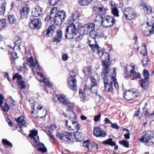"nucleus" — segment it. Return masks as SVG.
Returning <instances> with one entry per match:
<instances>
[{
  "mask_svg": "<svg viewBox=\"0 0 154 154\" xmlns=\"http://www.w3.org/2000/svg\"><path fill=\"white\" fill-rule=\"evenodd\" d=\"M27 61L29 63V66L31 68L32 71L33 72V73L34 74L35 73L34 70L35 68L36 70L38 75L40 76L42 78L46 85L48 86V87H52V85L50 83L48 80L47 79L44 77L42 73L38 72V71L40 70V67L37 61L35 59V63H34V62L33 59L32 57H31L30 58H28Z\"/></svg>",
  "mask_w": 154,
  "mask_h": 154,
  "instance_id": "obj_1",
  "label": "nucleus"
},
{
  "mask_svg": "<svg viewBox=\"0 0 154 154\" xmlns=\"http://www.w3.org/2000/svg\"><path fill=\"white\" fill-rule=\"evenodd\" d=\"M37 134L38 131L35 129L31 131L29 134V136L33 141V146H35L38 151L42 152H46L47 151V149L44 144L40 142L38 143L35 138Z\"/></svg>",
  "mask_w": 154,
  "mask_h": 154,
  "instance_id": "obj_2",
  "label": "nucleus"
},
{
  "mask_svg": "<svg viewBox=\"0 0 154 154\" xmlns=\"http://www.w3.org/2000/svg\"><path fill=\"white\" fill-rule=\"evenodd\" d=\"M66 96L63 94H60L58 95V100L63 104L66 105L68 106L67 110L70 111L71 116L69 115V119H71L70 118H73L75 117V115L73 111H72L73 108V104L70 102L69 100H66Z\"/></svg>",
  "mask_w": 154,
  "mask_h": 154,
  "instance_id": "obj_3",
  "label": "nucleus"
},
{
  "mask_svg": "<svg viewBox=\"0 0 154 154\" xmlns=\"http://www.w3.org/2000/svg\"><path fill=\"white\" fill-rule=\"evenodd\" d=\"M68 23L69 25L66 29L65 36L68 39L73 38L76 34V28L73 23L68 21Z\"/></svg>",
  "mask_w": 154,
  "mask_h": 154,
  "instance_id": "obj_4",
  "label": "nucleus"
},
{
  "mask_svg": "<svg viewBox=\"0 0 154 154\" xmlns=\"http://www.w3.org/2000/svg\"><path fill=\"white\" fill-rule=\"evenodd\" d=\"M102 25L105 27L107 28L114 25L116 23L115 18L112 16H107L104 17H101Z\"/></svg>",
  "mask_w": 154,
  "mask_h": 154,
  "instance_id": "obj_5",
  "label": "nucleus"
},
{
  "mask_svg": "<svg viewBox=\"0 0 154 154\" xmlns=\"http://www.w3.org/2000/svg\"><path fill=\"white\" fill-rule=\"evenodd\" d=\"M95 24L93 23L85 25L84 27L80 28L79 34L81 35H87L90 33L91 35V32L95 29Z\"/></svg>",
  "mask_w": 154,
  "mask_h": 154,
  "instance_id": "obj_6",
  "label": "nucleus"
},
{
  "mask_svg": "<svg viewBox=\"0 0 154 154\" xmlns=\"http://www.w3.org/2000/svg\"><path fill=\"white\" fill-rule=\"evenodd\" d=\"M75 74L69 76L67 82L68 87L73 91H76L78 90L76 85L77 81L75 79Z\"/></svg>",
  "mask_w": 154,
  "mask_h": 154,
  "instance_id": "obj_7",
  "label": "nucleus"
},
{
  "mask_svg": "<svg viewBox=\"0 0 154 154\" xmlns=\"http://www.w3.org/2000/svg\"><path fill=\"white\" fill-rule=\"evenodd\" d=\"M139 95V91L135 89H133L131 90L126 91L125 93L124 97L126 100H131L137 97Z\"/></svg>",
  "mask_w": 154,
  "mask_h": 154,
  "instance_id": "obj_8",
  "label": "nucleus"
},
{
  "mask_svg": "<svg viewBox=\"0 0 154 154\" xmlns=\"http://www.w3.org/2000/svg\"><path fill=\"white\" fill-rule=\"evenodd\" d=\"M58 138L62 142L65 140L68 143H70L74 141L72 133L67 132H65L63 133H58Z\"/></svg>",
  "mask_w": 154,
  "mask_h": 154,
  "instance_id": "obj_9",
  "label": "nucleus"
},
{
  "mask_svg": "<svg viewBox=\"0 0 154 154\" xmlns=\"http://www.w3.org/2000/svg\"><path fill=\"white\" fill-rule=\"evenodd\" d=\"M104 80V87L105 91H107L109 92H112L113 91V82H110L109 83V78H110L108 75H102Z\"/></svg>",
  "mask_w": 154,
  "mask_h": 154,
  "instance_id": "obj_10",
  "label": "nucleus"
},
{
  "mask_svg": "<svg viewBox=\"0 0 154 154\" xmlns=\"http://www.w3.org/2000/svg\"><path fill=\"white\" fill-rule=\"evenodd\" d=\"M153 136V134L152 131L150 130L146 131L143 132V135L140 140L142 142L147 143L152 138Z\"/></svg>",
  "mask_w": 154,
  "mask_h": 154,
  "instance_id": "obj_11",
  "label": "nucleus"
},
{
  "mask_svg": "<svg viewBox=\"0 0 154 154\" xmlns=\"http://www.w3.org/2000/svg\"><path fill=\"white\" fill-rule=\"evenodd\" d=\"M124 14L126 18L129 20L133 19L136 16V12L134 10L129 8L125 9L124 12Z\"/></svg>",
  "mask_w": 154,
  "mask_h": 154,
  "instance_id": "obj_12",
  "label": "nucleus"
},
{
  "mask_svg": "<svg viewBox=\"0 0 154 154\" xmlns=\"http://www.w3.org/2000/svg\"><path fill=\"white\" fill-rule=\"evenodd\" d=\"M16 79H17V83L19 87L21 89L25 88L26 85L24 82L22 76L19 75L17 73H16L14 75L13 77V80H14Z\"/></svg>",
  "mask_w": 154,
  "mask_h": 154,
  "instance_id": "obj_13",
  "label": "nucleus"
},
{
  "mask_svg": "<svg viewBox=\"0 0 154 154\" xmlns=\"http://www.w3.org/2000/svg\"><path fill=\"white\" fill-rule=\"evenodd\" d=\"M93 132L94 135L97 137H104L106 135V132L99 127H94Z\"/></svg>",
  "mask_w": 154,
  "mask_h": 154,
  "instance_id": "obj_14",
  "label": "nucleus"
},
{
  "mask_svg": "<svg viewBox=\"0 0 154 154\" xmlns=\"http://www.w3.org/2000/svg\"><path fill=\"white\" fill-rule=\"evenodd\" d=\"M41 20L38 19L36 18L31 20L29 23L30 27L32 29L34 28L40 29L41 28Z\"/></svg>",
  "mask_w": 154,
  "mask_h": 154,
  "instance_id": "obj_15",
  "label": "nucleus"
},
{
  "mask_svg": "<svg viewBox=\"0 0 154 154\" xmlns=\"http://www.w3.org/2000/svg\"><path fill=\"white\" fill-rule=\"evenodd\" d=\"M91 36L92 38H102L104 36V34L103 31L100 29H98L96 30H92L91 33Z\"/></svg>",
  "mask_w": 154,
  "mask_h": 154,
  "instance_id": "obj_16",
  "label": "nucleus"
},
{
  "mask_svg": "<svg viewBox=\"0 0 154 154\" xmlns=\"http://www.w3.org/2000/svg\"><path fill=\"white\" fill-rule=\"evenodd\" d=\"M103 65V67L104 68V70L102 72L101 76L102 75H106L109 76V74L108 75V69H109V66L110 63L109 61L107 60L104 61H102Z\"/></svg>",
  "mask_w": 154,
  "mask_h": 154,
  "instance_id": "obj_17",
  "label": "nucleus"
},
{
  "mask_svg": "<svg viewBox=\"0 0 154 154\" xmlns=\"http://www.w3.org/2000/svg\"><path fill=\"white\" fill-rule=\"evenodd\" d=\"M66 17V13L63 10L58 11V25L61 26L64 22Z\"/></svg>",
  "mask_w": 154,
  "mask_h": 154,
  "instance_id": "obj_18",
  "label": "nucleus"
},
{
  "mask_svg": "<svg viewBox=\"0 0 154 154\" xmlns=\"http://www.w3.org/2000/svg\"><path fill=\"white\" fill-rule=\"evenodd\" d=\"M93 9L94 11L100 12L102 14H104L106 12V9L100 3H99L97 5L94 6Z\"/></svg>",
  "mask_w": 154,
  "mask_h": 154,
  "instance_id": "obj_19",
  "label": "nucleus"
},
{
  "mask_svg": "<svg viewBox=\"0 0 154 154\" xmlns=\"http://www.w3.org/2000/svg\"><path fill=\"white\" fill-rule=\"evenodd\" d=\"M82 71L84 74V77L88 79L92 73V69L91 66H86L83 67Z\"/></svg>",
  "mask_w": 154,
  "mask_h": 154,
  "instance_id": "obj_20",
  "label": "nucleus"
},
{
  "mask_svg": "<svg viewBox=\"0 0 154 154\" xmlns=\"http://www.w3.org/2000/svg\"><path fill=\"white\" fill-rule=\"evenodd\" d=\"M80 15V14L78 11H75L72 13L71 17L69 19L68 21L73 23L75 21L79 19Z\"/></svg>",
  "mask_w": 154,
  "mask_h": 154,
  "instance_id": "obj_21",
  "label": "nucleus"
},
{
  "mask_svg": "<svg viewBox=\"0 0 154 154\" xmlns=\"http://www.w3.org/2000/svg\"><path fill=\"white\" fill-rule=\"evenodd\" d=\"M29 9L27 7L23 8L20 11V16L22 18H27L29 12Z\"/></svg>",
  "mask_w": 154,
  "mask_h": 154,
  "instance_id": "obj_22",
  "label": "nucleus"
},
{
  "mask_svg": "<svg viewBox=\"0 0 154 154\" xmlns=\"http://www.w3.org/2000/svg\"><path fill=\"white\" fill-rule=\"evenodd\" d=\"M102 143L105 145L108 144L111 146H115V150H117L118 147V145H116V143L112 141V139L111 138L103 141Z\"/></svg>",
  "mask_w": 154,
  "mask_h": 154,
  "instance_id": "obj_23",
  "label": "nucleus"
},
{
  "mask_svg": "<svg viewBox=\"0 0 154 154\" xmlns=\"http://www.w3.org/2000/svg\"><path fill=\"white\" fill-rule=\"evenodd\" d=\"M51 16H52L54 17V22L55 23L57 20V18L58 17V9L56 7H53L51 9V11L50 13Z\"/></svg>",
  "mask_w": 154,
  "mask_h": 154,
  "instance_id": "obj_24",
  "label": "nucleus"
},
{
  "mask_svg": "<svg viewBox=\"0 0 154 154\" xmlns=\"http://www.w3.org/2000/svg\"><path fill=\"white\" fill-rule=\"evenodd\" d=\"M42 13L41 8L38 6H37L35 8L34 10L32 12V15L34 17H38L41 15Z\"/></svg>",
  "mask_w": 154,
  "mask_h": 154,
  "instance_id": "obj_25",
  "label": "nucleus"
},
{
  "mask_svg": "<svg viewBox=\"0 0 154 154\" xmlns=\"http://www.w3.org/2000/svg\"><path fill=\"white\" fill-rule=\"evenodd\" d=\"M131 75L130 77H133V78H131V80H134L135 79H139L141 78V75L139 72H137L134 70V69H131L130 71Z\"/></svg>",
  "mask_w": 154,
  "mask_h": 154,
  "instance_id": "obj_26",
  "label": "nucleus"
},
{
  "mask_svg": "<svg viewBox=\"0 0 154 154\" xmlns=\"http://www.w3.org/2000/svg\"><path fill=\"white\" fill-rule=\"evenodd\" d=\"M15 120L20 128H21V126L25 125L26 123V121L24 120V117L23 116L19 117L18 119L16 118Z\"/></svg>",
  "mask_w": 154,
  "mask_h": 154,
  "instance_id": "obj_27",
  "label": "nucleus"
},
{
  "mask_svg": "<svg viewBox=\"0 0 154 154\" xmlns=\"http://www.w3.org/2000/svg\"><path fill=\"white\" fill-rule=\"evenodd\" d=\"M57 127L54 124L51 125V126L48 128V132H47L48 135L50 136V137L53 140H54L53 136L51 135L52 131L56 129Z\"/></svg>",
  "mask_w": 154,
  "mask_h": 154,
  "instance_id": "obj_28",
  "label": "nucleus"
},
{
  "mask_svg": "<svg viewBox=\"0 0 154 154\" xmlns=\"http://www.w3.org/2000/svg\"><path fill=\"white\" fill-rule=\"evenodd\" d=\"M139 83L141 87L143 89H146L148 86V80L144 79L140 80Z\"/></svg>",
  "mask_w": 154,
  "mask_h": 154,
  "instance_id": "obj_29",
  "label": "nucleus"
},
{
  "mask_svg": "<svg viewBox=\"0 0 154 154\" xmlns=\"http://www.w3.org/2000/svg\"><path fill=\"white\" fill-rule=\"evenodd\" d=\"M141 5L143 7L144 11H146L147 13H151L152 8L150 6L146 5L144 2L141 3Z\"/></svg>",
  "mask_w": 154,
  "mask_h": 154,
  "instance_id": "obj_30",
  "label": "nucleus"
},
{
  "mask_svg": "<svg viewBox=\"0 0 154 154\" xmlns=\"http://www.w3.org/2000/svg\"><path fill=\"white\" fill-rule=\"evenodd\" d=\"M93 0H79V4L82 6L88 5L91 3Z\"/></svg>",
  "mask_w": 154,
  "mask_h": 154,
  "instance_id": "obj_31",
  "label": "nucleus"
},
{
  "mask_svg": "<svg viewBox=\"0 0 154 154\" xmlns=\"http://www.w3.org/2000/svg\"><path fill=\"white\" fill-rule=\"evenodd\" d=\"M90 47L91 49L93 50L94 52L96 53L100 50V47L97 43H95L94 45H91Z\"/></svg>",
  "mask_w": 154,
  "mask_h": 154,
  "instance_id": "obj_32",
  "label": "nucleus"
},
{
  "mask_svg": "<svg viewBox=\"0 0 154 154\" xmlns=\"http://www.w3.org/2000/svg\"><path fill=\"white\" fill-rule=\"evenodd\" d=\"M54 29V26L53 25L51 26L48 28L47 30L46 31L45 35L48 36H50L51 35L52 32Z\"/></svg>",
  "mask_w": 154,
  "mask_h": 154,
  "instance_id": "obj_33",
  "label": "nucleus"
},
{
  "mask_svg": "<svg viewBox=\"0 0 154 154\" xmlns=\"http://www.w3.org/2000/svg\"><path fill=\"white\" fill-rule=\"evenodd\" d=\"M7 26V21L5 19L0 20V29H3Z\"/></svg>",
  "mask_w": 154,
  "mask_h": 154,
  "instance_id": "obj_34",
  "label": "nucleus"
},
{
  "mask_svg": "<svg viewBox=\"0 0 154 154\" xmlns=\"http://www.w3.org/2000/svg\"><path fill=\"white\" fill-rule=\"evenodd\" d=\"M91 79L92 84L91 85L90 87L88 88L90 91L92 90V88L93 87L97 86V84L96 79L94 78L93 77H91Z\"/></svg>",
  "mask_w": 154,
  "mask_h": 154,
  "instance_id": "obj_35",
  "label": "nucleus"
},
{
  "mask_svg": "<svg viewBox=\"0 0 154 154\" xmlns=\"http://www.w3.org/2000/svg\"><path fill=\"white\" fill-rule=\"evenodd\" d=\"M72 125L74 128V130L76 132H78L80 129V126L79 123L77 122L72 121Z\"/></svg>",
  "mask_w": 154,
  "mask_h": 154,
  "instance_id": "obj_36",
  "label": "nucleus"
},
{
  "mask_svg": "<svg viewBox=\"0 0 154 154\" xmlns=\"http://www.w3.org/2000/svg\"><path fill=\"white\" fill-rule=\"evenodd\" d=\"M97 53L101 57H108V54L106 52H103V51L102 50H99L97 52Z\"/></svg>",
  "mask_w": 154,
  "mask_h": 154,
  "instance_id": "obj_37",
  "label": "nucleus"
},
{
  "mask_svg": "<svg viewBox=\"0 0 154 154\" xmlns=\"http://www.w3.org/2000/svg\"><path fill=\"white\" fill-rule=\"evenodd\" d=\"M2 143L5 146V145H7L9 146L12 148L13 146L12 144L9 141L6 139H3L2 140Z\"/></svg>",
  "mask_w": 154,
  "mask_h": 154,
  "instance_id": "obj_38",
  "label": "nucleus"
},
{
  "mask_svg": "<svg viewBox=\"0 0 154 154\" xmlns=\"http://www.w3.org/2000/svg\"><path fill=\"white\" fill-rule=\"evenodd\" d=\"M17 40L15 42H14V45L13 48L17 46L20 49V46L22 43V40L21 38L19 37H17Z\"/></svg>",
  "mask_w": 154,
  "mask_h": 154,
  "instance_id": "obj_39",
  "label": "nucleus"
},
{
  "mask_svg": "<svg viewBox=\"0 0 154 154\" xmlns=\"http://www.w3.org/2000/svg\"><path fill=\"white\" fill-rule=\"evenodd\" d=\"M8 19L10 23H14L16 21L15 17L14 15L12 14L8 16Z\"/></svg>",
  "mask_w": 154,
  "mask_h": 154,
  "instance_id": "obj_40",
  "label": "nucleus"
},
{
  "mask_svg": "<svg viewBox=\"0 0 154 154\" xmlns=\"http://www.w3.org/2000/svg\"><path fill=\"white\" fill-rule=\"evenodd\" d=\"M112 12L114 16L119 17V16L118 10L116 8H114L112 9Z\"/></svg>",
  "mask_w": 154,
  "mask_h": 154,
  "instance_id": "obj_41",
  "label": "nucleus"
},
{
  "mask_svg": "<svg viewBox=\"0 0 154 154\" xmlns=\"http://www.w3.org/2000/svg\"><path fill=\"white\" fill-rule=\"evenodd\" d=\"M143 75L144 78V79L148 80L150 77L149 72L147 70H144Z\"/></svg>",
  "mask_w": 154,
  "mask_h": 154,
  "instance_id": "obj_42",
  "label": "nucleus"
},
{
  "mask_svg": "<svg viewBox=\"0 0 154 154\" xmlns=\"http://www.w3.org/2000/svg\"><path fill=\"white\" fill-rule=\"evenodd\" d=\"M3 111H8L9 109V106L7 103H5L4 105L3 106L2 104L0 105Z\"/></svg>",
  "mask_w": 154,
  "mask_h": 154,
  "instance_id": "obj_43",
  "label": "nucleus"
},
{
  "mask_svg": "<svg viewBox=\"0 0 154 154\" xmlns=\"http://www.w3.org/2000/svg\"><path fill=\"white\" fill-rule=\"evenodd\" d=\"M119 143L121 145L125 147L128 148L129 147V143L128 141L125 140H122V141H119Z\"/></svg>",
  "mask_w": 154,
  "mask_h": 154,
  "instance_id": "obj_44",
  "label": "nucleus"
},
{
  "mask_svg": "<svg viewBox=\"0 0 154 154\" xmlns=\"http://www.w3.org/2000/svg\"><path fill=\"white\" fill-rule=\"evenodd\" d=\"M90 142V140H85L83 142V146L84 147H86L88 149V151H91V150H90L89 148V143Z\"/></svg>",
  "mask_w": 154,
  "mask_h": 154,
  "instance_id": "obj_45",
  "label": "nucleus"
},
{
  "mask_svg": "<svg viewBox=\"0 0 154 154\" xmlns=\"http://www.w3.org/2000/svg\"><path fill=\"white\" fill-rule=\"evenodd\" d=\"M149 29H148L147 28H146L145 29H144L143 31V32L144 35L146 36H148L149 34L153 33L152 30H148Z\"/></svg>",
  "mask_w": 154,
  "mask_h": 154,
  "instance_id": "obj_46",
  "label": "nucleus"
},
{
  "mask_svg": "<svg viewBox=\"0 0 154 154\" xmlns=\"http://www.w3.org/2000/svg\"><path fill=\"white\" fill-rule=\"evenodd\" d=\"M68 121L66 120V127L67 128V129L69 131H74V128H73V126L72 125H68Z\"/></svg>",
  "mask_w": 154,
  "mask_h": 154,
  "instance_id": "obj_47",
  "label": "nucleus"
},
{
  "mask_svg": "<svg viewBox=\"0 0 154 154\" xmlns=\"http://www.w3.org/2000/svg\"><path fill=\"white\" fill-rule=\"evenodd\" d=\"M9 54L11 55V58L16 59L17 57V54L15 52H9Z\"/></svg>",
  "mask_w": 154,
  "mask_h": 154,
  "instance_id": "obj_48",
  "label": "nucleus"
},
{
  "mask_svg": "<svg viewBox=\"0 0 154 154\" xmlns=\"http://www.w3.org/2000/svg\"><path fill=\"white\" fill-rule=\"evenodd\" d=\"M74 136L75 138L78 140H81L82 137L81 134L78 133V132H76Z\"/></svg>",
  "mask_w": 154,
  "mask_h": 154,
  "instance_id": "obj_49",
  "label": "nucleus"
},
{
  "mask_svg": "<svg viewBox=\"0 0 154 154\" xmlns=\"http://www.w3.org/2000/svg\"><path fill=\"white\" fill-rule=\"evenodd\" d=\"M96 42H97L96 39L95 38H92L91 40L88 41V43L89 45V46L90 47L91 45H94L95 43H96Z\"/></svg>",
  "mask_w": 154,
  "mask_h": 154,
  "instance_id": "obj_50",
  "label": "nucleus"
},
{
  "mask_svg": "<svg viewBox=\"0 0 154 154\" xmlns=\"http://www.w3.org/2000/svg\"><path fill=\"white\" fill-rule=\"evenodd\" d=\"M147 24L148 26H152L153 25H154V18H152V20H150L147 22Z\"/></svg>",
  "mask_w": 154,
  "mask_h": 154,
  "instance_id": "obj_51",
  "label": "nucleus"
},
{
  "mask_svg": "<svg viewBox=\"0 0 154 154\" xmlns=\"http://www.w3.org/2000/svg\"><path fill=\"white\" fill-rule=\"evenodd\" d=\"M5 6L0 7V15L3 14L5 12Z\"/></svg>",
  "mask_w": 154,
  "mask_h": 154,
  "instance_id": "obj_52",
  "label": "nucleus"
},
{
  "mask_svg": "<svg viewBox=\"0 0 154 154\" xmlns=\"http://www.w3.org/2000/svg\"><path fill=\"white\" fill-rule=\"evenodd\" d=\"M52 18H53V20H54V17L52 16H51V15H48L45 18V21L48 22Z\"/></svg>",
  "mask_w": 154,
  "mask_h": 154,
  "instance_id": "obj_53",
  "label": "nucleus"
},
{
  "mask_svg": "<svg viewBox=\"0 0 154 154\" xmlns=\"http://www.w3.org/2000/svg\"><path fill=\"white\" fill-rule=\"evenodd\" d=\"M144 46V48L145 50H144V49H143V51H142V49H141L140 53L144 56H146L147 54V51H146V48L145 47V45H144L143 46Z\"/></svg>",
  "mask_w": 154,
  "mask_h": 154,
  "instance_id": "obj_54",
  "label": "nucleus"
},
{
  "mask_svg": "<svg viewBox=\"0 0 154 154\" xmlns=\"http://www.w3.org/2000/svg\"><path fill=\"white\" fill-rule=\"evenodd\" d=\"M79 96L81 98V100H85V95L84 93H81L80 90L79 91Z\"/></svg>",
  "mask_w": 154,
  "mask_h": 154,
  "instance_id": "obj_55",
  "label": "nucleus"
},
{
  "mask_svg": "<svg viewBox=\"0 0 154 154\" xmlns=\"http://www.w3.org/2000/svg\"><path fill=\"white\" fill-rule=\"evenodd\" d=\"M52 100L54 103H56L58 100V95L56 94H54L52 96Z\"/></svg>",
  "mask_w": 154,
  "mask_h": 154,
  "instance_id": "obj_56",
  "label": "nucleus"
},
{
  "mask_svg": "<svg viewBox=\"0 0 154 154\" xmlns=\"http://www.w3.org/2000/svg\"><path fill=\"white\" fill-rule=\"evenodd\" d=\"M101 115L100 114L95 116L94 117V121L95 122H98L100 119L101 117Z\"/></svg>",
  "mask_w": 154,
  "mask_h": 154,
  "instance_id": "obj_57",
  "label": "nucleus"
},
{
  "mask_svg": "<svg viewBox=\"0 0 154 154\" xmlns=\"http://www.w3.org/2000/svg\"><path fill=\"white\" fill-rule=\"evenodd\" d=\"M50 4L52 5H55L57 2V0H49Z\"/></svg>",
  "mask_w": 154,
  "mask_h": 154,
  "instance_id": "obj_58",
  "label": "nucleus"
},
{
  "mask_svg": "<svg viewBox=\"0 0 154 154\" xmlns=\"http://www.w3.org/2000/svg\"><path fill=\"white\" fill-rule=\"evenodd\" d=\"M52 42H53V43L54 45L57 44L58 42V37L57 35L54 38L52 41Z\"/></svg>",
  "mask_w": 154,
  "mask_h": 154,
  "instance_id": "obj_59",
  "label": "nucleus"
},
{
  "mask_svg": "<svg viewBox=\"0 0 154 154\" xmlns=\"http://www.w3.org/2000/svg\"><path fill=\"white\" fill-rule=\"evenodd\" d=\"M4 99L3 95L0 94V105H2L3 103Z\"/></svg>",
  "mask_w": 154,
  "mask_h": 154,
  "instance_id": "obj_60",
  "label": "nucleus"
},
{
  "mask_svg": "<svg viewBox=\"0 0 154 154\" xmlns=\"http://www.w3.org/2000/svg\"><path fill=\"white\" fill-rule=\"evenodd\" d=\"M62 58L63 60L66 61L68 59V56L66 54H63L62 55Z\"/></svg>",
  "mask_w": 154,
  "mask_h": 154,
  "instance_id": "obj_61",
  "label": "nucleus"
},
{
  "mask_svg": "<svg viewBox=\"0 0 154 154\" xmlns=\"http://www.w3.org/2000/svg\"><path fill=\"white\" fill-rule=\"evenodd\" d=\"M111 127L116 129H118L119 128V126L116 123H112L111 124Z\"/></svg>",
  "mask_w": 154,
  "mask_h": 154,
  "instance_id": "obj_62",
  "label": "nucleus"
},
{
  "mask_svg": "<svg viewBox=\"0 0 154 154\" xmlns=\"http://www.w3.org/2000/svg\"><path fill=\"white\" fill-rule=\"evenodd\" d=\"M112 82L113 83V84H114L115 88L117 89H118L119 88V86L118 82L115 80L113 81H112Z\"/></svg>",
  "mask_w": 154,
  "mask_h": 154,
  "instance_id": "obj_63",
  "label": "nucleus"
},
{
  "mask_svg": "<svg viewBox=\"0 0 154 154\" xmlns=\"http://www.w3.org/2000/svg\"><path fill=\"white\" fill-rule=\"evenodd\" d=\"M10 101L11 106H14L15 105V102L12 98L10 99Z\"/></svg>",
  "mask_w": 154,
  "mask_h": 154,
  "instance_id": "obj_64",
  "label": "nucleus"
}]
</instances>
